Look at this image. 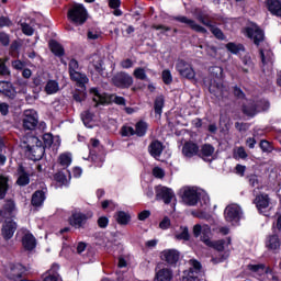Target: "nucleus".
<instances>
[{
  "label": "nucleus",
  "instance_id": "nucleus-43",
  "mask_svg": "<svg viewBox=\"0 0 281 281\" xmlns=\"http://www.w3.org/2000/svg\"><path fill=\"white\" fill-rule=\"evenodd\" d=\"M81 120H82L85 126H87V128H92L93 125H90V122H91V120H93V114L91 112H89V111L83 112L81 114Z\"/></svg>",
  "mask_w": 281,
  "mask_h": 281
},
{
  "label": "nucleus",
  "instance_id": "nucleus-42",
  "mask_svg": "<svg viewBox=\"0 0 281 281\" xmlns=\"http://www.w3.org/2000/svg\"><path fill=\"white\" fill-rule=\"evenodd\" d=\"M201 154L203 159H207V157H212L214 155V148L212 145H203L201 148Z\"/></svg>",
  "mask_w": 281,
  "mask_h": 281
},
{
  "label": "nucleus",
  "instance_id": "nucleus-48",
  "mask_svg": "<svg viewBox=\"0 0 281 281\" xmlns=\"http://www.w3.org/2000/svg\"><path fill=\"white\" fill-rule=\"evenodd\" d=\"M121 135L123 137H131L133 135H136L135 130L131 126H123L121 130Z\"/></svg>",
  "mask_w": 281,
  "mask_h": 281
},
{
  "label": "nucleus",
  "instance_id": "nucleus-47",
  "mask_svg": "<svg viewBox=\"0 0 281 281\" xmlns=\"http://www.w3.org/2000/svg\"><path fill=\"white\" fill-rule=\"evenodd\" d=\"M235 159H247V151L244 147H238L234 151Z\"/></svg>",
  "mask_w": 281,
  "mask_h": 281
},
{
  "label": "nucleus",
  "instance_id": "nucleus-28",
  "mask_svg": "<svg viewBox=\"0 0 281 281\" xmlns=\"http://www.w3.org/2000/svg\"><path fill=\"white\" fill-rule=\"evenodd\" d=\"M266 4L271 14L281 16V0H266Z\"/></svg>",
  "mask_w": 281,
  "mask_h": 281
},
{
  "label": "nucleus",
  "instance_id": "nucleus-22",
  "mask_svg": "<svg viewBox=\"0 0 281 281\" xmlns=\"http://www.w3.org/2000/svg\"><path fill=\"white\" fill-rule=\"evenodd\" d=\"M148 150L154 159H159V157H161V153H164V144L159 140H154L149 144Z\"/></svg>",
  "mask_w": 281,
  "mask_h": 281
},
{
  "label": "nucleus",
  "instance_id": "nucleus-58",
  "mask_svg": "<svg viewBox=\"0 0 281 281\" xmlns=\"http://www.w3.org/2000/svg\"><path fill=\"white\" fill-rule=\"evenodd\" d=\"M201 234H203V225L195 224L193 226V235L195 236V238H199V236H201Z\"/></svg>",
  "mask_w": 281,
  "mask_h": 281
},
{
  "label": "nucleus",
  "instance_id": "nucleus-3",
  "mask_svg": "<svg viewBox=\"0 0 281 281\" xmlns=\"http://www.w3.org/2000/svg\"><path fill=\"white\" fill-rule=\"evenodd\" d=\"M89 16V13H87V9L85 8V4L75 3L69 10H68V19L71 23H75V25H83V23L87 22V19Z\"/></svg>",
  "mask_w": 281,
  "mask_h": 281
},
{
  "label": "nucleus",
  "instance_id": "nucleus-21",
  "mask_svg": "<svg viewBox=\"0 0 281 281\" xmlns=\"http://www.w3.org/2000/svg\"><path fill=\"white\" fill-rule=\"evenodd\" d=\"M281 246V238L278 236V234H273L267 237L266 239V247L270 251H277V249H280Z\"/></svg>",
  "mask_w": 281,
  "mask_h": 281
},
{
  "label": "nucleus",
  "instance_id": "nucleus-45",
  "mask_svg": "<svg viewBox=\"0 0 281 281\" xmlns=\"http://www.w3.org/2000/svg\"><path fill=\"white\" fill-rule=\"evenodd\" d=\"M58 161L60 166H71V155L70 154H61L58 157Z\"/></svg>",
  "mask_w": 281,
  "mask_h": 281
},
{
  "label": "nucleus",
  "instance_id": "nucleus-2",
  "mask_svg": "<svg viewBox=\"0 0 281 281\" xmlns=\"http://www.w3.org/2000/svg\"><path fill=\"white\" fill-rule=\"evenodd\" d=\"M24 145L23 148H26L29 153L33 154L35 159H41L45 153V147H43V142L36 136H26L22 139Z\"/></svg>",
  "mask_w": 281,
  "mask_h": 281
},
{
  "label": "nucleus",
  "instance_id": "nucleus-35",
  "mask_svg": "<svg viewBox=\"0 0 281 281\" xmlns=\"http://www.w3.org/2000/svg\"><path fill=\"white\" fill-rule=\"evenodd\" d=\"M176 240H190V233L188 232V227L181 226L179 231L175 233Z\"/></svg>",
  "mask_w": 281,
  "mask_h": 281
},
{
  "label": "nucleus",
  "instance_id": "nucleus-38",
  "mask_svg": "<svg viewBox=\"0 0 281 281\" xmlns=\"http://www.w3.org/2000/svg\"><path fill=\"white\" fill-rule=\"evenodd\" d=\"M116 221L120 225H128L131 222V215L124 211L116 213Z\"/></svg>",
  "mask_w": 281,
  "mask_h": 281
},
{
  "label": "nucleus",
  "instance_id": "nucleus-4",
  "mask_svg": "<svg viewBox=\"0 0 281 281\" xmlns=\"http://www.w3.org/2000/svg\"><path fill=\"white\" fill-rule=\"evenodd\" d=\"M227 223H238L243 218V209L238 204H229L224 211Z\"/></svg>",
  "mask_w": 281,
  "mask_h": 281
},
{
  "label": "nucleus",
  "instance_id": "nucleus-9",
  "mask_svg": "<svg viewBox=\"0 0 281 281\" xmlns=\"http://www.w3.org/2000/svg\"><path fill=\"white\" fill-rule=\"evenodd\" d=\"M24 273H27V268L21 263H14L7 270V278L12 281H19Z\"/></svg>",
  "mask_w": 281,
  "mask_h": 281
},
{
  "label": "nucleus",
  "instance_id": "nucleus-29",
  "mask_svg": "<svg viewBox=\"0 0 281 281\" xmlns=\"http://www.w3.org/2000/svg\"><path fill=\"white\" fill-rule=\"evenodd\" d=\"M90 93L93 94V102H97V104H109L111 102V99L106 94L100 93L97 88H91Z\"/></svg>",
  "mask_w": 281,
  "mask_h": 281
},
{
  "label": "nucleus",
  "instance_id": "nucleus-26",
  "mask_svg": "<svg viewBox=\"0 0 281 281\" xmlns=\"http://www.w3.org/2000/svg\"><path fill=\"white\" fill-rule=\"evenodd\" d=\"M269 203H271V200L268 194H260L255 199V205L259 212L267 210V207H269Z\"/></svg>",
  "mask_w": 281,
  "mask_h": 281
},
{
  "label": "nucleus",
  "instance_id": "nucleus-18",
  "mask_svg": "<svg viewBox=\"0 0 281 281\" xmlns=\"http://www.w3.org/2000/svg\"><path fill=\"white\" fill-rule=\"evenodd\" d=\"M176 21H179L180 23H184L186 25H189L193 32H200L201 34H207V30L205 27L199 25L194 20H190L186 16H178L176 18Z\"/></svg>",
  "mask_w": 281,
  "mask_h": 281
},
{
  "label": "nucleus",
  "instance_id": "nucleus-25",
  "mask_svg": "<svg viewBox=\"0 0 281 281\" xmlns=\"http://www.w3.org/2000/svg\"><path fill=\"white\" fill-rule=\"evenodd\" d=\"M59 269L60 266H58V263L53 265L45 273L44 281H60V276L58 274Z\"/></svg>",
  "mask_w": 281,
  "mask_h": 281
},
{
  "label": "nucleus",
  "instance_id": "nucleus-40",
  "mask_svg": "<svg viewBox=\"0 0 281 281\" xmlns=\"http://www.w3.org/2000/svg\"><path fill=\"white\" fill-rule=\"evenodd\" d=\"M146 131H148V124H146V122L144 121H139L136 124V130H135L137 137H144V135H146Z\"/></svg>",
  "mask_w": 281,
  "mask_h": 281
},
{
  "label": "nucleus",
  "instance_id": "nucleus-20",
  "mask_svg": "<svg viewBox=\"0 0 281 281\" xmlns=\"http://www.w3.org/2000/svg\"><path fill=\"white\" fill-rule=\"evenodd\" d=\"M173 273L170 268L156 269L155 281H172Z\"/></svg>",
  "mask_w": 281,
  "mask_h": 281
},
{
  "label": "nucleus",
  "instance_id": "nucleus-51",
  "mask_svg": "<svg viewBox=\"0 0 281 281\" xmlns=\"http://www.w3.org/2000/svg\"><path fill=\"white\" fill-rule=\"evenodd\" d=\"M77 71H80V65L78 64V60L71 59L69 61V74H76Z\"/></svg>",
  "mask_w": 281,
  "mask_h": 281
},
{
  "label": "nucleus",
  "instance_id": "nucleus-5",
  "mask_svg": "<svg viewBox=\"0 0 281 281\" xmlns=\"http://www.w3.org/2000/svg\"><path fill=\"white\" fill-rule=\"evenodd\" d=\"M176 69L182 78H187L188 80H194L196 76L194 68H192V65L182 59L177 61Z\"/></svg>",
  "mask_w": 281,
  "mask_h": 281
},
{
  "label": "nucleus",
  "instance_id": "nucleus-39",
  "mask_svg": "<svg viewBox=\"0 0 281 281\" xmlns=\"http://www.w3.org/2000/svg\"><path fill=\"white\" fill-rule=\"evenodd\" d=\"M8 181H10L8 177L0 175V199H3L8 192Z\"/></svg>",
  "mask_w": 281,
  "mask_h": 281
},
{
  "label": "nucleus",
  "instance_id": "nucleus-17",
  "mask_svg": "<svg viewBox=\"0 0 281 281\" xmlns=\"http://www.w3.org/2000/svg\"><path fill=\"white\" fill-rule=\"evenodd\" d=\"M2 236L4 240H10L12 236H14V232H16V223L12 220L5 221L2 225Z\"/></svg>",
  "mask_w": 281,
  "mask_h": 281
},
{
  "label": "nucleus",
  "instance_id": "nucleus-16",
  "mask_svg": "<svg viewBox=\"0 0 281 281\" xmlns=\"http://www.w3.org/2000/svg\"><path fill=\"white\" fill-rule=\"evenodd\" d=\"M43 140H44V148H53V150H58V148H60V136L44 134Z\"/></svg>",
  "mask_w": 281,
  "mask_h": 281
},
{
  "label": "nucleus",
  "instance_id": "nucleus-19",
  "mask_svg": "<svg viewBox=\"0 0 281 281\" xmlns=\"http://www.w3.org/2000/svg\"><path fill=\"white\" fill-rule=\"evenodd\" d=\"M14 216V202L8 201L3 209L0 211V223H3V221H9Z\"/></svg>",
  "mask_w": 281,
  "mask_h": 281
},
{
  "label": "nucleus",
  "instance_id": "nucleus-23",
  "mask_svg": "<svg viewBox=\"0 0 281 281\" xmlns=\"http://www.w3.org/2000/svg\"><path fill=\"white\" fill-rule=\"evenodd\" d=\"M198 21H200V23H202L206 27H210L215 38H218L220 41H225V35L223 34V31H221V29L214 27L211 22L205 21L201 15L198 16Z\"/></svg>",
  "mask_w": 281,
  "mask_h": 281
},
{
  "label": "nucleus",
  "instance_id": "nucleus-34",
  "mask_svg": "<svg viewBox=\"0 0 281 281\" xmlns=\"http://www.w3.org/2000/svg\"><path fill=\"white\" fill-rule=\"evenodd\" d=\"M203 243L206 244L207 247H214L217 251H223L225 249V240L212 241L209 238H202Z\"/></svg>",
  "mask_w": 281,
  "mask_h": 281
},
{
  "label": "nucleus",
  "instance_id": "nucleus-11",
  "mask_svg": "<svg viewBox=\"0 0 281 281\" xmlns=\"http://www.w3.org/2000/svg\"><path fill=\"white\" fill-rule=\"evenodd\" d=\"M156 199L168 204L175 199V192L170 188L158 186L156 188Z\"/></svg>",
  "mask_w": 281,
  "mask_h": 281
},
{
  "label": "nucleus",
  "instance_id": "nucleus-37",
  "mask_svg": "<svg viewBox=\"0 0 281 281\" xmlns=\"http://www.w3.org/2000/svg\"><path fill=\"white\" fill-rule=\"evenodd\" d=\"M49 48L55 56H63L65 54V48L56 41L49 42Z\"/></svg>",
  "mask_w": 281,
  "mask_h": 281
},
{
  "label": "nucleus",
  "instance_id": "nucleus-55",
  "mask_svg": "<svg viewBox=\"0 0 281 281\" xmlns=\"http://www.w3.org/2000/svg\"><path fill=\"white\" fill-rule=\"evenodd\" d=\"M100 36H102V34L98 31L91 30L88 32L89 41H98V38H100Z\"/></svg>",
  "mask_w": 281,
  "mask_h": 281
},
{
  "label": "nucleus",
  "instance_id": "nucleus-8",
  "mask_svg": "<svg viewBox=\"0 0 281 281\" xmlns=\"http://www.w3.org/2000/svg\"><path fill=\"white\" fill-rule=\"evenodd\" d=\"M114 87L120 89H128L133 85V77L126 72H119L112 78Z\"/></svg>",
  "mask_w": 281,
  "mask_h": 281
},
{
  "label": "nucleus",
  "instance_id": "nucleus-33",
  "mask_svg": "<svg viewBox=\"0 0 281 281\" xmlns=\"http://www.w3.org/2000/svg\"><path fill=\"white\" fill-rule=\"evenodd\" d=\"M60 90V86L57 83L56 80H49L45 86V92L47 95H54V93H58Z\"/></svg>",
  "mask_w": 281,
  "mask_h": 281
},
{
  "label": "nucleus",
  "instance_id": "nucleus-14",
  "mask_svg": "<svg viewBox=\"0 0 281 281\" xmlns=\"http://www.w3.org/2000/svg\"><path fill=\"white\" fill-rule=\"evenodd\" d=\"M180 256L177 249H165L160 254L161 260H165L168 265H177Z\"/></svg>",
  "mask_w": 281,
  "mask_h": 281
},
{
  "label": "nucleus",
  "instance_id": "nucleus-64",
  "mask_svg": "<svg viewBox=\"0 0 281 281\" xmlns=\"http://www.w3.org/2000/svg\"><path fill=\"white\" fill-rule=\"evenodd\" d=\"M9 112V106L7 103H0V113L1 115H5Z\"/></svg>",
  "mask_w": 281,
  "mask_h": 281
},
{
  "label": "nucleus",
  "instance_id": "nucleus-56",
  "mask_svg": "<svg viewBox=\"0 0 281 281\" xmlns=\"http://www.w3.org/2000/svg\"><path fill=\"white\" fill-rule=\"evenodd\" d=\"M153 175L154 177H156L157 179H164L165 177V172H164V169L159 168V167H155L153 169Z\"/></svg>",
  "mask_w": 281,
  "mask_h": 281
},
{
  "label": "nucleus",
  "instance_id": "nucleus-30",
  "mask_svg": "<svg viewBox=\"0 0 281 281\" xmlns=\"http://www.w3.org/2000/svg\"><path fill=\"white\" fill-rule=\"evenodd\" d=\"M70 78L71 80L77 82V85L81 88H83L87 85V82H89V78L87 77V75L80 71L70 74Z\"/></svg>",
  "mask_w": 281,
  "mask_h": 281
},
{
  "label": "nucleus",
  "instance_id": "nucleus-53",
  "mask_svg": "<svg viewBox=\"0 0 281 281\" xmlns=\"http://www.w3.org/2000/svg\"><path fill=\"white\" fill-rule=\"evenodd\" d=\"M21 27H22L23 34H25L26 36H32V34H34V29L30 26V24L22 23Z\"/></svg>",
  "mask_w": 281,
  "mask_h": 281
},
{
  "label": "nucleus",
  "instance_id": "nucleus-13",
  "mask_svg": "<svg viewBox=\"0 0 281 281\" xmlns=\"http://www.w3.org/2000/svg\"><path fill=\"white\" fill-rule=\"evenodd\" d=\"M246 36L251 38L255 45H259L262 43V41H265V32H262V30H260V27L257 25L248 26L246 29Z\"/></svg>",
  "mask_w": 281,
  "mask_h": 281
},
{
  "label": "nucleus",
  "instance_id": "nucleus-27",
  "mask_svg": "<svg viewBox=\"0 0 281 281\" xmlns=\"http://www.w3.org/2000/svg\"><path fill=\"white\" fill-rule=\"evenodd\" d=\"M0 93H3L8 98H14L16 95V90L9 81H0Z\"/></svg>",
  "mask_w": 281,
  "mask_h": 281
},
{
  "label": "nucleus",
  "instance_id": "nucleus-1",
  "mask_svg": "<svg viewBox=\"0 0 281 281\" xmlns=\"http://www.w3.org/2000/svg\"><path fill=\"white\" fill-rule=\"evenodd\" d=\"M180 192L186 205L194 206L199 201L204 210L210 205V195L199 191L195 187H183Z\"/></svg>",
  "mask_w": 281,
  "mask_h": 281
},
{
  "label": "nucleus",
  "instance_id": "nucleus-15",
  "mask_svg": "<svg viewBox=\"0 0 281 281\" xmlns=\"http://www.w3.org/2000/svg\"><path fill=\"white\" fill-rule=\"evenodd\" d=\"M21 234H23L22 245L24 249H26L27 251H32V249H35L36 238L34 237V235H32V233H30V231L27 229H22Z\"/></svg>",
  "mask_w": 281,
  "mask_h": 281
},
{
  "label": "nucleus",
  "instance_id": "nucleus-6",
  "mask_svg": "<svg viewBox=\"0 0 281 281\" xmlns=\"http://www.w3.org/2000/svg\"><path fill=\"white\" fill-rule=\"evenodd\" d=\"M190 269L183 271L182 281H198L201 273V263L194 259L190 260Z\"/></svg>",
  "mask_w": 281,
  "mask_h": 281
},
{
  "label": "nucleus",
  "instance_id": "nucleus-32",
  "mask_svg": "<svg viewBox=\"0 0 281 281\" xmlns=\"http://www.w3.org/2000/svg\"><path fill=\"white\" fill-rule=\"evenodd\" d=\"M45 203V192L36 191L32 196V205L35 207H41Z\"/></svg>",
  "mask_w": 281,
  "mask_h": 281
},
{
  "label": "nucleus",
  "instance_id": "nucleus-52",
  "mask_svg": "<svg viewBox=\"0 0 281 281\" xmlns=\"http://www.w3.org/2000/svg\"><path fill=\"white\" fill-rule=\"evenodd\" d=\"M134 77L137 78L138 80H146V70L144 68H136L134 70Z\"/></svg>",
  "mask_w": 281,
  "mask_h": 281
},
{
  "label": "nucleus",
  "instance_id": "nucleus-49",
  "mask_svg": "<svg viewBox=\"0 0 281 281\" xmlns=\"http://www.w3.org/2000/svg\"><path fill=\"white\" fill-rule=\"evenodd\" d=\"M226 49L231 52V54H238L240 49H243V45H236L235 43H228L226 44Z\"/></svg>",
  "mask_w": 281,
  "mask_h": 281
},
{
  "label": "nucleus",
  "instance_id": "nucleus-36",
  "mask_svg": "<svg viewBox=\"0 0 281 281\" xmlns=\"http://www.w3.org/2000/svg\"><path fill=\"white\" fill-rule=\"evenodd\" d=\"M248 269L254 271V273H258V276H263V273H271V270L266 268L265 265H249Z\"/></svg>",
  "mask_w": 281,
  "mask_h": 281
},
{
  "label": "nucleus",
  "instance_id": "nucleus-59",
  "mask_svg": "<svg viewBox=\"0 0 281 281\" xmlns=\"http://www.w3.org/2000/svg\"><path fill=\"white\" fill-rule=\"evenodd\" d=\"M0 75L10 76V70L8 69V67H5V63H3V60L1 59H0Z\"/></svg>",
  "mask_w": 281,
  "mask_h": 281
},
{
  "label": "nucleus",
  "instance_id": "nucleus-44",
  "mask_svg": "<svg viewBox=\"0 0 281 281\" xmlns=\"http://www.w3.org/2000/svg\"><path fill=\"white\" fill-rule=\"evenodd\" d=\"M55 181L59 183V186H68L69 184V179L64 172H58L55 175Z\"/></svg>",
  "mask_w": 281,
  "mask_h": 281
},
{
  "label": "nucleus",
  "instance_id": "nucleus-10",
  "mask_svg": "<svg viewBox=\"0 0 281 281\" xmlns=\"http://www.w3.org/2000/svg\"><path fill=\"white\" fill-rule=\"evenodd\" d=\"M38 124V114L34 110H26L24 112L23 126L27 131H34Z\"/></svg>",
  "mask_w": 281,
  "mask_h": 281
},
{
  "label": "nucleus",
  "instance_id": "nucleus-61",
  "mask_svg": "<svg viewBox=\"0 0 281 281\" xmlns=\"http://www.w3.org/2000/svg\"><path fill=\"white\" fill-rule=\"evenodd\" d=\"M102 209L103 210H106V207H111V210H115V204L113 201H110V200H105L102 202Z\"/></svg>",
  "mask_w": 281,
  "mask_h": 281
},
{
  "label": "nucleus",
  "instance_id": "nucleus-7",
  "mask_svg": "<svg viewBox=\"0 0 281 281\" xmlns=\"http://www.w3.org/2000/svg\"><path fill=\"white\" fill-rule=\"evenodd\" d=\"M91 216H93V213L85 215V213L80 211H74L71 216L69 217V223L76 229H80V227H83L85 223H87V220L91 218Z\"/></svg>",
  "mask_w": 281,
  "mask_h": 281
},
{
  "label": "nucleus",
  "instance_id": "nucleus-57",
  "mask_svg": "<svg viewBox=\"0 0 281 281\" xmlns=\"http://www.w3.org/2000/svg\"><path fill=\"white\" fill-rule=\"evenodd\" d=\"M98 225L99 227H101L102 229H104L105 227L109 226V217L106 216H101L98 220Z\"/></svg>",
  "mask_w": 281,
  "mask_h": 281
},
{
  "label": "nucleus",
  "instance_id": "nucleus-24",
  "mask_svg": "<svg viewBox=\"0 0 281 281\" xmlns=\"http://www.w3.org/2000/svg\"><path fill=\"white\" fill-rule=\"evenodd\" d=\"M199 153V146L192 142H188L182 147V155L184 157L191 158L194 157V155H198Z\"/></svg>",
  "mask_w": 281,
  "mask_h": 281
},
{
  "label": "nucleus",
  "instance_id": "nucleus-62",
  "mask_svg": "<svg viewBox=\"0 0 281 281\" xmlns=\"http://www.w3.org/2000/svg\"><path fill=\"white\" fill-rule=\"evenodd\" d=\"M12 25V21L8 18H0V27H10Z\"/></svg>",
  "mask_w": 281,
  "mask_h": 281
},
{
  "label": "nucleus",
  "instance_id": "nucleus-41",
  "mask_svg": "<svg viewBox=\"0 0 281 281\" xmlns=\"http://www.w3.org/2000/svg\"><path fill=\"white\" fill-rule=\"evenodd\" d=\"M89 60L95 71H102V57L100 55H92Z\"/></svg>",
  "mask_w": 281,
  "mask_h": 281
},
{
  "label": "nucleus",
  "instance_id": "nucleus-50",
  "mask_svg": "<svg viewBox=\"0 0 281 281\" xmlns=\"http://www.w3.org/2000/svg\"><path fill=\"white\" fill-rule=\"evenodd\" d=\"M244 63V71L247 74V71H249V69H254V63L251 61V57L246 56L243 59Z\"/></svg>",
  "mask_w": 281,
  "mask_h": 281
},
{
  "label": "nucleus",
  "instance_id": "nucleus-60",
  "mask_svg": "<svg viewBox=\"0 0 281 281\" xmlns=\"http://www.w3.org/2000/svg\"><path fill=\"white\" fill-rule=\"evenodd\" d=\"M160 229H169L170 227V218L164 217V220L159 223Z\"/></svg>",
  "mask_w": 281,
  "mask_h": 281
},
{
  "label": "nucleus",
  "instance_id": "nucleus-46",
  "mask_svg": "<svg viewBox=\"0 0 281 281\" xmlns=\"http://www.w3.org/2000/svg\"><path fill=\"white\" fill-rule=\"evenodd\" d=\"M164 109V97H158L155 101V113L161 115Z\"/></svg>",
  "mask_w": 281,
  "mask_h": 281
},
{
  "label": "nucleus",
  "instance_id": "nucleus-54",
  "mask_svg": "<svg viewBox=\"0 0 281 281\" xmlns=\"http://www.w3.org/2000/svg\"><path fill=\"white\" fill-rule=\"evenodd\" d=\"M162 80L165 85H170V82H172V74L170 72V70L162 71Z\"/></svg>",
  "mask_w": 281,
  "mask_h": 281
},
{
  "label": "nucleus",
  "instance_id": "nucleus-12",
  "mask_svg": "<svg viewBox=\"0 0 281 281\" xmlns=\"http://www.w3.org/2000/svg\"><path fill=\"white\" fill-rule=\"evenodd\" d=\"M269 109V103L267 101H259L256 105L250 104L244 106V113L245 115H248V117H254L257 113H260L261 111H267Z\"/></svg>",
  "mask_w": 281,
  "mask_h": 281
},
{
  "label": "nucleus",
  "instance_id": "nucleus-31",
  "mask_svg": "<svg viewBox=\"0 0 281 281\" xmlns=\"http://www.w3.org/2000/svg\"><path fill=\"white\" fill-rule=\"evenodd\" d=\"M18 175L19 178L16 180L18 186H27L30 183V176L25 172V169H23V166H20L18 168Z\"/></svg>",
  "mask_w": 281,
  "mask_h": 281
},
{
  "label": "nucleus",
  "instance_id": "nucleus-63",
  "mask_svg": "<svg viewBox=\"0 0 281 281\" xmlns=\"http://www.w3.org/2000/svg\"><path fill=\"white\" fill-rule=\"evenodd\" d=\"M148 216H150V211H143L138 214V218L140 221H146V218H148Z\"/></svg>",
  "mask_w": 281,
  "mask_h": 281
}]
</instances>
